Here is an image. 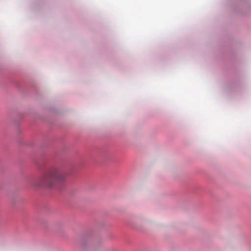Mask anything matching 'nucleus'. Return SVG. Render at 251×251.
Here are the masks:
<instances>
[{"instance_id": "f257e3e1", "label": "nucleus", "mask_w": 251, "mask_h": 251, "mask_svg": "<svg viewBox=\"0 0 251 251\" xmlns=\"http://www.w3.org/2000/svg\"><path fill=\"white\" fill-rule=\"evenodd\" d=\"M66 177V173L62 170L52 168L45 173L34 184L37 186L51 188L56 184L63 182Z\"/></svg>"}]
</instances>
